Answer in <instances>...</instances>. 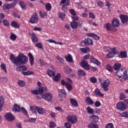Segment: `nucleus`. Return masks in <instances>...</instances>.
<instances>
[{"label":"nucleus","mask_w":128,"mask_h":128,"mask_svg":"<svg viewBox=\"0 0 128 128\" xmlns=\"http://www.w3.org/2000/svg\"><path fill=\"white\" fill-rule=\"evenodd\" d=\"M116 76H118L119 78H121L120 82H124L128 80V71L125 70L124 71V68H121L116 72Z\"/></svg>","instance_id":"2"},{"label":"nucleus","mask_w":128,"mask_h":128,"mask_svg":"<svg viewBox=\"0 0 128 128\" xmlns=\"http://www.w3.org/2000/svg\"><path fill=\"white\" fill-rule=\"evenodd\" d=\"M58 17L62 20H64V18H66V14L62 12H58Z\"/></svg>","instance_id":"35"},{"label":"nucleus","mask_w":128,"mask_h":128,"mask_svg":"<svg viewBox=\"0 0 128 128\" xmlns=\"http://www.w3.org/2000/svg\"><path fill=\"white\" fill-rule=\"evenodd\" d=\"M16 4L14 2L10 4H5L3 6L2 8L4 10H9L10 8H12L16 6Z\"/></svg>","instance_id":"14"},{"label":"nucleus","mask_w":128,"mask_h":128,"mask_svg":"<svg viewBox=\"0 0 128 128\" xmlns=\"http://www.w3.org/2000/svg\"><path fill=\"white\" fill-rule=\"evenodd\" d=\"M19 4H20V6L22 10H26V4L24 2L19 1Z\"/></svg>","instance_id":"52"},{"label":"nucleus","mask_w":128,"mask_h":128,"mask_svg":"<svg viewBox=\"0 0 128 128\" xmlns=\"http://www.w3.org/2000/svg\"><path fill=\"white\" fill-rule=\"evenodd\" d=\"M120 18L122 24H126L128 22V16L124 14L120 16Z\"/></svg>","instance_id":"16"},{"label":"nucleus","mask_w":128,"mask_h":128,"mask_svg":"<svg viewBox=\"0 0 128 128\" xmlns=\"http://www.w3.org/2000/svg\"><path fill=\"white\" fill-rule=\"evenodd\" d=\"M105 128H114V124L112 123H108L106 125Z\"/></svg>","instance_id":"61"},{"label":"nucleus","mask_w":128,"mask_h":128,"mask_svg":"<svg viewBox=\"0 0 128 128\" xmlns=\"http://www.w3.org/2000/svg\"><path fill=\"white\" fill-rule=\"evenodd\" d=\"M70 100L72 106H75L76 108H78V101H76V99L70 98Z\"/></svg>","instance_id":"21"},{"label":"nucleus","mask_w":128,"mask_h":128,"mask_svg":"<svg viewBox=\"0 0 128 128\" xmlns=\"http://www.w3.org/2000/svg\"><path fill=\"white\" fill-rule=\"evenodd\" d=\"M66 120L72 124H76L78 122V117L74 115H69L67 116Z\"/></svg>","instance_id":"7"},{"label":"nucleus","mask_w":128,"mask_h":128,"mask_svg":"<svg viewBox=\"0 0 128 128\" xmlns=\"http://www.w3.org/2000/svg\"><path fill=\"white\" fill-rule=\"evenodd\" d=\"M4 26H10V21L6 19H5L2 21Z\"/></svg>","instance_id":"46"},{"label":"nucleus","mask_w":128,"mask_h":128,"mask_svg":"<svg viewBox=\"0 0 128 128\" xmlns=\"http://www.w3.org/2000/svg\"><path fill=\"white\" fill-rule=\"evenodd\" d=\"M61 85L66 86L68 92H72V86L70 84L64 81V80H61Z\"/></svg>","instance_id":"9"},{"label":"nucleus","mask_w":128,"mask_h":128,"mask_svg":"<svg viewBox=\"0 0 128 128\" xmlns=\"http://www.w3.org/2000/svg\"><path fill=\"white\" fill-rule=\"evenodd\" d=\"M70 26L72 28H78V26L82 28V21H79V22H76L74 21H72L70 22Z\"/></svg>","instance_id":"11"},{"label":"nucleus","mask_w":128,"mask_h":128,"mask_svg":"<svg viewBox=\"0 0 128 128\" xmlns=\"http://www.w3.org/2000/svg\"><path fill=\"white\" fill-rule=\"evenodd\" d=\"M35 46L38 48H40L41 50H44V47H42V44L41 42L36 43L35 44Z\"/></svg>","instance_id":"51"},{"label":"nucleus","mask_w":128,"mask_h":128,"mask_svg":"<svg viewBox=\"0 0 128 128\" xmlns=\"http://www.w3.org/2000/svg\"><path fill=\"white\" fill-rule=\"evenodd\" d=\"M68 95V94L66 92L65 90L61 89L58 90V98L60 102H62L64 99L66 98V96Z\"/></svg>","instance_id":"4"},{"label":"nucleus","mask_w":128,"mask_h":128,"mask_svg":"<svg viewBox=\"0 0 128 128\" xmlns=\"http://www.w3.org/2000/svg\"><path fill=\"white\" fill-rule=\"evenodd\" d=\"M11 26H12V28H20L19 24H18V22L16 21H12L11 22Z\"/></svg>","instance_id":"40"},{"label":"nucleus","mask_w":128,"mask_h":128,"mask_svg":"<svg viewBox=\"0 0 128 128\" xmlns=\"http://www.w3.org/2000/svg\"><path fill=\"white\" fill-rule=\"evenodd\" d=\"M18 84L20 88H24V86H26V82L22 80H19L18 82Z\"/></svg>","instance_id":"33"},{"label":"nucleus","mask_w":128,"mask_h":128,"mask_svg":"<svg viewBox=\"0 0 128 128\" xmlns=\"http://www.w3.org/2000/svg\"><path fill=\"white\" fill-rule=\"evenodd\" d=\"M45 8L48 12H50L52 10V5L50 3H47L45 5Z\"/></svg>","instance_id":"48"},{"label":"nucleus","mask_w":128,"mask_h":128,"mask_svg":"<svg viewBox=\"0 0 128 128\" xmlns=\"http://www.w3.org/2000/svg\"><path fill=\"white\" fill-rule=\"evenodd\" d=\"M126 96L124 95V94L123 93H120V100H124V98H126Z\"/></svg>","instance_id":"59"},{"label":"nucleus","mask_w":128,"mask_h":128,"mask_svg":"<svg viewBox=\"0 0 128 128\" xmlns=\"http://www.w3.org/2000/svg\"><path fill=\"white\" fill-rule=\"evenodd\" d=\"M90 82L92 84H96V82H98V80L96 79V77L92 76L90 78Z\"/></svg>","instance_id":"53"},{"label":"nucleus","mask_w":128,"mask_h":128,"mask_svg":"<svg viewBox=\"0 0 128 128\" xmlns=\"http://www.w3.org/2000/svg\"><path fill=\"white\" fill-rule=\"evenodd\" d=\"M30 24H38V16L36 12H34L29 20Z\"/></svg>","instance_id":"6"},{"label":"nucleus","mask_w":128,"mask_h":128,"mask_svg":"<svg viewBox=\"0 0 128 128\" xmlns=\"http://www.w3.org/2000/svg\"><path fill=\"white\" fill-rule=\"evenodd\" d=\"M20 106L18 105V104H14V107L12 109V110L15 112H20Z\"/></svg>","instance_id":"18"},{"label":"nucleus","mask_w":128,"mask_h":128,"mask_svg":"<svg viewBox=\"0 0 128 128\" xmlns=\"http://www.w3.org/2000/svg\"><path fill=\"white\" fill-rule=\"evenodd\" d=\"M118 58H128V54H126V52L123 51L121 52L118 56Z\"/></svg>","instance_id":"20"},{"label":"nucleus","mask_w":128,"mask_h":128,"mask_svg":"<svg viewBox=\"0 0 128 128\" xmlns=\"http://www.w3.org/2000/svg\"><path fill=\"white\" fill-rule=\"evenodd\" d=\"M10 60L14 64L18 66L20 64H26L28 62V58L26 56L22 54H19L16 57L14 56V54H11L10 55Z\"/></svg>","instance_id":"1"},{"label":"nucleus","mask_w":128,"mask_h":128,"mask_svg":"<svg viewBox=\"0 0 128 128\" xmlns=\"http://www.w3.org/2000/svg\"><path fill=\"white\" fill-rule=\"evenodd\" d=\"M64 70L66 74H70L72 72V69L68 66L64 67Z\"/></svg>","instance_id":"41"},{"label":"nucleus","mask_w":128,"mask_h":128,"mask_svg":"<svg viewBox=\"0 0 128 128\" xmlns=\"http://www.w3.org/2000/svg\"><path fill=\"white\" fill-rule=\"evenodd\" d=\"M106 70H108V72H112V66H110V65H106Z\"/></svg>","instance_id":"56"},{"label":"nucleus","mask_w":128,"mask_h":128,"mask_svg":"<svg viewBox=\"0 0 128 128\" xmlns=\"http://www.w3.org/2000/svg\"><path fill=\"white\" fill-rule=\"evenodd\" d=\"M80 66L86 70H90V64L88 63V60H84L80 62Z\"/></svg>","instance_id":"12"},{"label":"nucleus","mask_w":128,"mask_h":128,"mask_svg":"<svg viewBox=\"0 0 128 128\" xmlns=\"http://www.w3.org/2000/svg\"><path fill=\"white\" fill-rule=\"evenodd\" d=\"M88 128H98V125L97 124L91 122L88 125Z\"/></svg>","instance_id":"37"},{"label":"nucleus","mask_w":128,"mask_h":128,"mask_svg":"<svg viewBox=\"0 0 128 128\" xmlns=\"http://www.w3.org/2000/svg\"><path fill=\"white\" fill-rule=\"evenodd\" d=\"M120 116L122 118H128V112H125L120 114Z\"/></svg>","instance_id":"54"},{"label":"nucleus","mask_w":128,"mask_h":128,"mask_svg":"<svg viewBox=\"0 0 128 128\" xmlns=\"http://www.w3.org/2000/svg\"><path fill=\"white\" fill-rule=\"evenodd\" d=\"M116 108L120 112H124V110H126V105L123 102H119L117 103L116 104Z\"/></svg>","instance_id":"10"},{"label":"nucleus","mask_w":128,"mask_h":128,"mask_svg":"<svg viewBox=\"0 0 128 128\" xmlns=\"http://www.w3.org/2000/svg\"><path fill=\"white\" fill-rule=\"evenodd\" d=\"M86 42L87 44V46H90L94 44V42H92V40L90 38H86Z\"/></svg>","instance_id":"47"},{"label":"nucleus","mask_w":128,"mask_h":128,"mask_svg":"<svg viewBox=\"0 0 128 128\" xmlns=\"http://www.w3.org/2000/svg\"><path fill=\"white\" fill-rule=\"evenodd\" d=\"M69 12L72 16H76V11L74 9H70Z\"/></svg>","instance_id":"62"},{"label":"nucleus","mask_w":128,"mask_h":128,"mask_svg":"<svg viewBox=\"0 0 128 128\" xmlns=\"http://www.w3.org/2000/svg\"><path fill=\"white\" fill-rule=\"evenodd\" d=\"M80 50L84 54H88V52H90V50L88 48H80Z\"/></svg>","instance_id":"39"},{"label":"nucleus","mask_w":128,"mask_h":128,"mask_svg":"<svg viewBox=\"0 0 128 128\" xmlns=\"http://www.w3.org/2000/svg\"><path fill=\"white\" fill-rule=\"evenodd\" d=\"M31 36H32V42H38V37L36 36V34H34V33H32L31 34Z\"/></svg>","instance_id":"34"},{"label":"nucleus","mask_w":128,"mask_h":128,"mask_svg":"<svg viewBox=\"0 0 128 128\" xmlns=\"http://www.w3.org/2000/svg\"><path fill=\"white\" fill-rule=\"evenodd\" d=\"M16 35L14 33H11V34L10 36V40H13V42H14V40H16Z\"/></svg>","instance_id":"44"},{"label":"nucleus","mask_w":128,"mask_h":128,"mask_svg":"<svg viewBox=\"0 0 128 128\" xmlns=\"http://www.w3.org/2000/svg\"><path fill=\"white\" fill-rule=\"evenodd\" d=\"M64 126L66 128H72V124L70 122H66L64 124Z\"/></svg>","instance_id":"64"},{"label":"nucleus","mask_w":128,"mask_h":128,"mask_svg":"<svg viewBox=\"0 0 128 128\" xmlns=\"http://www.w3.org/2000/svg\"><path fill=\"white\" fill-rule=\"evenodd\" d=\"M64 4L66 6H68L70 4V0H62L60 2V4Z\"/></svg>","instance_id":"30"},{"label":"nucleus","mask_w":128,"mask_h":128,"mask_svg":"<svg viewBox=\"0 0 128 128\" xmlns=\"http://www.w3.org/2000/svg\"><path fill=\"white\" fill-rule=\"evenodd\" d=\"M56 123L54 122H50V128H56Z\"/></svg>","instance_id":"63"},{"label":"nucleus","mask_w":128,"mask_h":128,"mask_svg":"<svg viewBox=\"0 0 128 128\" xmlns=\"http://www.w3.org/2000/svg\"><path fill=\"white\" fill-rule=\"evenodd\" d=\"M4 116L8 122H12L14 120V116L11 112L6 113Z\"/></svg>","instance_id":"13"},{"label":"nucleus","mask_w":128,"mask_h":128,"mask_svg":"<svg viewBox=\"0 0 128 128\" xmlns=\"http://www.w3.org/2000/svg\"><path fill=\"white\" fill-rule=\"evenodd\" d=\"M16 70L17 72H20L22 74L23 72H26V70H28V68L26 66H18L16 68Z\"/></svg>","instance_id":"15"},{"label":"nucleus","mask_w":128,"mask_h":128,"mask_svg":"<svg viewBox=\"0 0 128 128\" xmlns=\"http://www.w3.org/2000/svg\"><path fill=\"white\" fill-rule=\"evenodd\" d=\"M114 54L112 51L107 54V58H114Z\"/></svg>","instance_id":"55"},{"label":"nucleus","mask_w":128,"mask_h":128,"mask_svg":"<svg viewBox=\"0 0 128 128\" xmlns=\"http://www.w3.org/2000/svg\"><path fill=\"white\" fill-rule=\"evenodd\" d=\"M22 74L24 76H30L32 74H34V72L32 71L28 70L27 72H23Z\"/></svg>","instance_id":"42"},{"label":"nucleus","mask_w":128,"mask_h":128,"mask_svg":"<svg viewBox=\"0 0 128 128\" xmlns=\"http://www.w3.org/2000/svg\"><path fill=\"white\" fill-rule=\"evenodd\" d=\"M85 102L86 104H90V106H92L94 104V100H92V98H90V96L86 98Z\"/></svg>","instance_id":"23"},{"label":"nucleus","mask_w":128,"mask_h":128,"mask_svg":"<svg viewBox=\"0 0 128 128\" xmlns=\"http://www.w3.org/2000/svg\"><path fill=\"white\" fill-rule=\"evenodd\" d=\"M4 99L2 96H0V112L2 110V106H4Z\"/></svg>","instance_id":"32"},{"label":"nucleus","mask_w":128,"mask_h":128,"mask_svg":"<svg viewBox=\"0 0 128 128\" xmlns=\"http://www.w3.org/2000/svg\"><path fill=\"white\" fill-rule=\"evenodd\" d=\"M47 74H48V76H54V74H56L54 71L50 70H47Z\"/></svg>","instance_id":"43"},{"label":"nucleus","mask_w":128,"mask_h":128,"mask_svg":"<svg viewBox=\"0 0 128 128\" xmlns=\"http://www.w3.org/2000/svg\"><path fill=\"white\" fill-rule=\"evenodd\" d=\"M112 24L113 26L118 28V26H120V20L117 18H114L112 20Z\"/></svg>","instance_id":"19"},{"label":"nucleus","mask_w":128,"mask_h":128,"mask_svg":"<svg viewBox=\"0 0 128 128\" xmlns=\"http://www.w3.org/2000/svg\"><path fill=\"white\" fill-rule=\"evenodd\" d=\"M94 93L96 94V96H104V94L100 92V90L98 89V88H96L94 90Z\"/></svg>","instance_id":"29"},{"label":"nucleus","mask_w":128,"mask_h":128,"mask_svg":"<svg viewBox=\"0 0 128 128\" xmlns=\"http://www.w3.org/2000/svg\"><path fill=\"white\" fill-rule=\"evenodd\" d=\"M36 110L39 114H44L46 112V110L42 108L36 106Z\"/></svg>","instance_id":"25"},{"label":"nucleus","mask_w":128,"mask_h":128,"mask_svg":"<svg viewBox=\"0 0 128 128\" xmlns=\"http://www.w3.org/2000/svg\"><path fill=\"white\" fill-rule=\"evenodd\" d=\"M104 26L106 28V30H112V25L110 23H106L104 24Z\"/></svg>","instance_id":"27"},{"label":"nucleus","mask_w":128,"mask_h":128,"mask_svg":"<svg viewBox=\"0 0 128 128\" xmlns=\"http://www.w3.org/2000/svg\"><path fill=\"white\" fill-rule=\"evenodd\" d=\"M42 98L48 102H50L52 100V94L51 93H44L42 94Z\"/></svg>","instance_id":"5"},{"label":"nucleus","mask_w":128,"mask_h":128,"mask_svg":"<svg viewBox=\"0 0 128 128\" xmlns=\"http://www.w3.org/2000/svg\"><path fill=\"white\" fill-rule=\"evenodd\" d=\"M0 68H2V70H3L4 71L6 74L8 72V71L6 70V64H4V63H2L0 64Z\"/></svg>","instance_id":"49"},{"label":"nucleus","mask_w":128,"mask_h":128,"mask_svg":"<svg viewBox=\"0 0 128 128\" xmlns=\"http://www.w3.org/2000/svg\"><path fill=\"white\" fill-rule=\"evenodd\" d=\"M56 58L61 64H64V60L62 58L60 57V56H58Z\"/></svg>","instance_id":"58"},{"label":"nucleus","mask_w":128,"mask_h":128,"mask_svg":"<svg viewBox=\"0 0 128 128\" xmlns=\"http://www.w3.org/2000/svg\"><path fill=\"white\" fill-rule=\"evenodd\" d=\"M121 67H122V64L120 63L114 64V70H116V72L120 70Z\"/></svg>","instance_id":"28"},{"label":"nucleus","mask_w":128,"mask_h":128,"mask_svg":"<svg viewBox=\"0 0 128 128\" xmlns=\"http://www.w3.org/2000/svg\"><path fill=\"white\" fill-rule=\"evenodd\" d=\"M90 60L92 62H93V64H97V66H100V61L98 60L97 59L94 58V56H92L90 57Z\"/></svg>","instance_id":"22"},{"label":"nucleus","mask_w":128,"mask_h":128,"mask_svg":"<svg viewBox=\"0 0 128 128\" xmlns=\"http://www.w3.org/2000/svg\"><path fill=\"white\" fill-rule=\"evenodd\" d=\"M60 73L58 74L56 76H54L53 80L54 82H58L60 80Z\"/></svg>","instance_id":"50"},{"label":"nucleus","mask_w":128,"mask_h":128,"mask_svg":"<svg viewBox=\"0 0 128 128\" xmlns=\"http://www.w3.org/2000/svg\"><path fill=\"white\" fill-rule=\"evenodd\" d=\"M21 110L22 112L25 114V116H26L27 118H29L28 114V110H26L24 108L22 107Z\"/></svg>","instance_id":"45"},{"label":"nucleus","mask_w":128,"mask_h":128,"mask_svg":"<svg viewBox=\"0 0 128 128\" xmlns=\"http://www.w3.org/2000/svg\"><path fill=\"white\" fill-rule=\"evenodd\" d=\"M0 82H8V78L6 77L0 78Z\"/></svg>","instance_id":"57"},{"label":"nucleus","mask_w":128,"mask_h":128,"mask_svg":"<svg viewBox=\"0 0 128 128\" xmlns=\"http://www.w3.org/2000/svg\"><path fill=\"white\" fill-rule=\"evenodd\" d=\"M94 106L96 108H98L99 106H102V104L100 101H96L94 103Z\"/></svg>","instance_id":"60"},{"label":"nucleus","mask_w":128,"mask_h":128,"mask_svg":"<svg viewBox=\"0 0 128 128\" xmlns=\"http://www.w3.org/2000/svg\"><path fill=\"white\" fill-rule=\"evenodd\" d=\"M48 90L46 87H41L38 90H32L31 92L32 94H42L44 92H46Z\"/></svg>","instance_id":"3"},{"label":"nucleus","mask_w":128,"mask_h":128,"mask_svg":"<svg viewBox=\"0 0 128 128\" xmlns=\"http://www.w3.org/2000/svg\"><path fill=\"white\" fill-rule=\"evenodd\" d=\"M87 36H90L91 38H94V40H100V36L96 35V34L88 33L87 34Z\"/></svg>","instance_id":"17"},{"label":"nucleus","mask_w":128,"mask_h":128,"mask_svg":"<svg viewBox=\"0 0 128 128\" xmlns=\"http://www.w3.org/2000/svg\"><path fill=\"white\" fill-rule=\"evenodd\" d=\"M78 76H86V74L84 71L82 70H79L78 71Z\"/></svg>","instance_id":"38"},{"label":"nucleus","mask_w":128,"mask_h":128,"mask_svg":"<svg viewBox=\"0 0 128 128\" xmlns=\"http://www.w3.org/2000/svg\"><path fill=\"white\" fill-rule=\"evenodd\" d=\"M110 84V81L108 80H106L103 83H101V86L104 92H108Z\"/></svg>","instance_id":"8"},{"label":"nucleus","mask_w":128,"mask_h":128,"mask_svg":"<svg viewBox=\"0 0 128 128\" xmlns=\"http://www.w3.org/2000/svg\"><path fill=\"white\" fill-rule=\"evenodd\" d=\"M86 110L88 114H94V110L90 106H88L86 108Z\"/></svg>","instance_id":"36"},{"label":"nucleus","mask_w":128,"mask_h":128,"mask_svg":"<svg viewBox=\"0 0 128 128\" xmlns=\"http://www.w3.org/2000/svg\"><path fill=\"white\" fill-rule=\"evenodd\" d=\"M65 60L68 62H74V60H72V56L70 54H68V56H64Z\"/></svg>","instance_id":"26"},{"label":"nucleus","mask_w":128,"mask_h":128,"mask_svg":"<svg viewBox=\"0 0 128 128\" xmlns=\"http://www.w3.org/2000/svg\"><path fill=\"white\" fill-rule=\"evenodd\" d=\"M90 119H92L93 120V122H98V116L93 115L90 116Z\"/></svg>","instance_id":"31"},{"label":"nucleus","mask_w":128,"mask_h":128,"mask_svg":"<svg viewBox=\"0 0 128 128\" xmlns=\"http://www.w3.org/2000/svg\"><path fill=\"white\" fill-rule=\"evenodd\" d=\"M28 56H29V61L30 64V66H33L34 62V56H32V53H29L28 54Z\"/></svg>","instance_id":"24"}]
</instances>
